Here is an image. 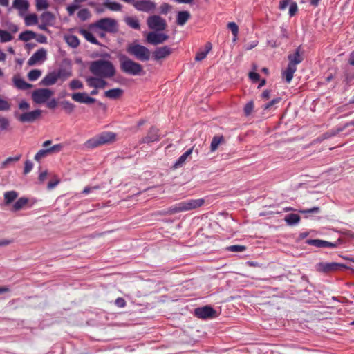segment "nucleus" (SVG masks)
<instances>
[{
  "label": "nucleus",
  "instance_id": "37",
  "mask_svg": "<svg viewBox=\"0 0 354 354\" xmlns=\"http://www.w3.org/2000/svg\"><path fill=\"white\" fill-rule=\"evenodd\" d=\"M77 17L81 21H85L91 17V14L88 8H82L78 11Z\"/></svg>",
  "mask_w": 354,
  "mask_h": 354
},
{
  "label": "nucleus",
  "instance_id": "48",
  "mask_svg": "<svg viewBox=\"0 0 354 354\" xmlns=\"http://www.w3.org/2000/svg\"><path fill=\"white\" fill-rule=\"evenodd\" d=\"M227 250L232 252H242L246 250V247L244 245H233L227 247Z\"/></svg>",
  "mask_w": 354,
  "mask_h": 354
},
{
  "label": "nucleus",
  "instance_id": "13",
  "mask_svg": "<svg viewBox=\"0 0 354 354\" xmlns=\"http://www.w3.org/2000/svg\"><path fill=\"white\" fill-rule=\"evenodd\" d=\"M304 50H303L302 46H299L293 53L288 55V64L297 66V64L301 63L304 60Z\"/></svg>",
  "mask_w": 354,
  "mask_h": 354
},
{
  "label": "nucleus",
  "instance_id": "9",
  "mask_svg": "<svg viewBox=\"0 0 354 354\" xmlns=\"http://www.w3.org/2000/svg\"><path fill=\"white\" fill-rule=\"evenodd\" d=\"M53 94V91L48 88H38L32 92V98L35 103L41 104L45 102Z\"/></svg>",
  "mask_w": 354,
  "mask_h": 354
},
{
  "label": "nucleus",
  "instance_id": "33",
  "mask_svg": "<svg viewBox=\"0 0 354 354\" xmlns=\"http://www.w3.org/2000/svg\"><path fill=\"white\" fill-rule=\"evenodd\" d=\"M126 24L131 28L139 30L140 28L139 20L133 17H129L125 19Z\"/></svg>",
  "mask_w": 354,
  "mask_h": 354
},
{
  "label": "nucleus",
  "instance_id": "62",
  "mask_svg": "<svg viewBox=\"0 0 354 354\" xmlns=\"http://www.w3.org/2000/svg\"><path fill=\"white\" fill-rule=\"evenodd\" d=\"M35 39L40 44H46L47 42L46 37L42 34L37 35Z\"/></svg>",
  "mask_w": 354,
  "mask_h": 354
},
{
  "label": "nucleus",
  "instance_id": "28",
  "mask_svg": "<svg viewBox=\"0 0 354 354\" xmlns=\"http://www.w3.org/2000/svg\"><path fill=\"white\" fill-rule=\"evenodd\" d=\"M80 34L89 42L93 44L100 45V42L95 37L93 34L87 30L82 29L80 31Z\"/></svg>",
  "mask_w": 354,
  "mask_h": 354
},
{
  "label": "nucleus",
  "instance_id": "38",
  "mask_svg": "<svg viewBox=\"0 0 354 354\" xmlns=\"http://www.w3.org/2000/svg\"><path fill=\"white\" fill-rule=\"evenodd\" d=\"M223 141V137L222 136H214L211 145H210V149L212 151H214L217 149L218 145Z\"/></svg>",
  "mask_w": 354,
  "mask_h": 354
},
{
  "label": "nucleus",
  "instance_id": "7",
  "mask_svg": "<svg viewBox=\"0 0 354 354\" xmlns=\"http://www.w3.org/2000/svg\"><path fill=\"white\" fill-rule=\"evenodd\" d=\"M147 24L149 29L156 32L163 31L167 26L165 19L157 15L148 17L147 19Z\"/></svg>",
  "mask_w": 354,
  "mask_h": 354
},
{
  "label": "nucleus",
  "instance_id": "11",
  "mask_svg": "<svg viewBox=\"0 0 354 354\" xmlns=\"http://www.w3.org/2000/svg\"><path fill=\"white\" fill-rule=\"evenodd\" d=\"M317 270L324 272L328 273L331 272H334L338 270L341 268H346V266L342 263L330 262V263H324L321 262L317 264Z\"/></svg>",
  "mask_w": 354,
  "mask_h": 354
},
{
  "label": "nucleus",
  "instance_id": "19",
  "mask_svg": "<svg viewBox=\"0 0 354 354\" xmlns=\"http://www.w3.org/2000/svg\"><path fill=\"white\" fill-rule=\"evenodd\" d=\"M72 99L77 102L86 104L94 103L96 100L87 95L86 93H74L71 95Z\"/></svg>",
  "mask_w": 354,
  "mask_h": 354
},
{
  "label": "nucleus",
  "instance_id": "22",
  "mask_svg": "<svg viewBox=\"0 0 354 354\" xmlns=\"http://www.w3.org/2000/svg\"><path fill=\"white\" fill-rule=\"evenodd\" d=\"M12 80L15 86L19 90L26 91L32 88V84L26 82L22 78L18 77L17 76H14Z\"/></svg>",
  "mask_w": 354,
  "mask_h": 354
},
{
  "label": "nucleus",
  "instance_id": "63",
  "mask_svg": "<svg viewBox=\"0 0 354 354\" xmlns=\"http://www.w3.org/2000/svg\"><path fill=\"white\" fill-rule=\"evenodd\" d=\"M57 105V102L55 98L51 99L47 102V106L49 109H54Z\"/></svg>",
  "mask_w": 354,
  "mask_h": 354
},
{
  "label": "nucleus",
  "instance_id": "47",
  "mask_svg": "<svg viewBox=\"0 0 354 354\" xmlns=\"http://www.w3.org/2000/svg\"><path fill=\"white\" fill-rule=\"evenodd\" d=\"M37 10H46L49 7L48 0H35Z\"/></svg>",
  "mask_w": 354,
  "mask_h": 354
},
{
  "label": "nucleus",
  "instance_id": "53",
  "mask_svg": "<svg viewBox=\"0 0 354 354\" xmlns=\"http://www.w3.org/2000/svg\"><path fill=\"white\" fill-rule=\"evenodd\" d=\"M171 9V6L167 3H163L160 6V12L162 15H167Z\"/></svg>",
  "mask_w": 354,
  "mask_h": 354
},
{
  "label": "nucleus",
  "instance_id": "18",
  "mask_svg": "<svg viewBox=\"0 0 354 354\" xmlns=\"http://www.w3.org/2000/svg\"><path fill=\"white\" fill-rule=\"evenodd\" d=\"M308 245L315 246L316 248H335L338 245V242H329L321 239H308L306 242Z\"/></svg>",
  "mask_w": 354,
  "mask_h": 354
},
{
  "label": "nucleus",
  "instance_id": "32",
  "mask_svg": "<svg viewBox=\"0 0 354 354\" xmlns=\"http://www.w3.org/2000/svg\"><path fill=\"white\" fill-rule=\"evenodd\" d=\"M65 40L68 45L73 48H77L80 45L79 39L75 35H68L65 37Z\"/></svg>",
  "mask_w": 354,
  "mask_h": 354
},
{
  "label": "nucleus",
  "instance_id": "39",
  "mask_svg": "<svg viewBox=\"0 0 354 354\" xmlns=\"http://www.w3.org/2000/svg\"><path fill=\"white\" fill-rule=\"evenodd\" d=\"M25 24L28 26L35 25L38 22L37 16L36 14H30L25 17Z\"/></svg>",
  "mask_w": 354,
  "mask_h": 354
},
{
  "label": "nucleus",
  "instance_id": "8",
  "mask_svg": "<svg viewBox=\"0 0 354 354\" xmlns=\"http://www.w3.org/2000/svg\"><path fill=\"white\" fill-rule=\"evenodd\" d=\"M196 317L203 319H213L216 317V311L210 306L196 308L194 310Z\"/></svg>",
  "mask_w": 354,
  "mask_h": 354
},
{
  "label": "nucleus",
  "instance_id": "46",
  "mask_svg": "<svg viewBox=\"0 0 354 354\" xmlns=\"http://www.w3.org/2000/svg\"><path fill=\"white\" fill-rule=\"evenodd\" d=\"M41 18L45 24H50L55 19L53 14L49 11L44 12L41 15Z\"/></svg>",
  "mask_w": 354,
  "mask_h": 354
},
{
  "label": "nucleus",
  "instance_id": "12",
  "mask_svg": "<svg viewBox=\"0 0 354 354\" xmlns=\"http://www.w3.org/2000/svg\"><path fill=\"white\" fill-rule=\"evenodd\" d=\"M169 39V36L165 33L150 32L146 37V40L152 45H158L164 43Z\"/></svg>",
  "mask_w": 354,
  "mask_h": 354
},
{
  "label": "nucleus",
  "instance_id": "34",
  "mask_svg": "<svg viewBox=\"0 0 354 354\" xmlns=\"http://www.w3.org/2000/svg\"><path fill=\"white\" fill-rule=\"evenodd\" d=\"M18 196V194L15 191H9L4 193V201L6 205L11 203L14 201L17 197Z\"/></svg>",
  "mask_w": 354,
  "mask_h": 354
},
{
  "label": "nucleus",
  "instance_id": "56",
  "mask_svg": "<svg viewBox=\"0 0 354 354\" xmlns=\"http://www.w3.org/2000/svg\"><path fill=\"white\" fill-rule=\"evenodd\" d=\"M33 168V164L32 162L28 160L24 163V174H28Z\"/></svg>",
  "mask_w": 354,
  "mask_h": 354
},
{
  "label": "nucleus",
  "instance_id": "10",
  "mask_svg": "<svg viewBox=\"0 0 354 354\" xmlns=\"http://www.w3.org/2000/svg\"><path fill=\"white\" fill-rule=\"evenodd\" d=\"M133 7L140 12H152L156 8V3L151 0H137Z\"/></svg>",
  "mask_w": 354,
  "mask_h": 354
},
{
  "label": "nucleus",
  "instance_id": "55",
  "mask_svg": "<svg viewBox=\"0 0 354 354\" xmlns=\"http://www.w3.org/2000/svg\"><path fill=\"white\" fill-rule=\"evenodd\" d=\"M9 120L4 117H0V128L1 130H6L9 127Z\"/></svg>",
  "mask_w": 354,
  "mask_h": 354
},
{
  "label": "nucleus",
  "instance_id": "36",
  "mask_svg": "<svg viewBox=\"0 0 354 354\" xmlns=\"http://www.w3.org/2000/svg\"><path fill=\"white\" fill-rule=\"evenodd\" d=\"M28 203V199L24 197L19 198L13 205L12 210L15 212L21 209Z\"/></svg>",
  "mask_w": 354,
  "mask_h": 354
},
{
  "label": "nucleus",
  "instance_id": "35",
  "mask_svg": "<svg viewBox=\"0 0 354 354\" xmlns=\"http://www.w3.org/2000/svg\"><path fill=\"white\" fill-rule=\"evenodd\" d=\"M13 6L19 10H27L29 3L27 0H15Z\"/></svg>",
  "mask_w": 354,
  "mask_h": 354
},
{
  "label": "nucleus",
  "instance_id": "40",
  "mask_svg": "<svg viewBox=\"0 0 354 354\" xmlns=\"http://www.w3.org/2000/svg\"><path fill=\"white\" fill-rule=\"evenodd\" d=\"M50 154L48 148L40 149L35 156L34 159L37 162H39L42 158H46L47 156Z\"/></svg>",
  "mask_w": 354,
  "mask_h": 354
},
{
  "label": "nucleus",
  "instance_id": "60",
  "mask_svg": "<svg viewBox=\"0 0 354 354\" xmlns=\"http://www.w3.org/2000/svg\"><path fill=\"white\" fill-rule=\"evenodd\" d=\"M115 304L118 307L124 308L126 306L127 302L122 297H118L115 299Z\"/></svg>",
  "mask_w": 354,
  "mask_h": 354
},
{
  "label": "nucleus",
  "instance_id": "59",
  "mask_svg": "<svg viewBox=\"0 0 354 354\" xmlns=\"http://www.w3.org/2000/svg\"><path fill=\"white\" fill-rule=\"evenodd\" d=\"M63 148V145L62 144H57L51 147H49V150L50 153H55V152H59Z\"/></svg>",
  "mask_w": 354,
  "mask_h": 354
},
{
  "label": "nucleus",
  "instance_id": "58",
  "mask_svg": "<svg viewBox=\"0 0 354 354\" xmlns=\"http://www.w3.org/2000/svg\"><path fill=\"white\" fill-rule=\"evenodd\" d=\"M298 8L297 5L295 2H292L289 8V15L290 17H292L295 15V13L297 12Z\"/></svg>",
  "mask_w": 354,
  "mask_h": 354
},
{
  "label": "nucleus",
  "instance_id": "31",
  "mask_svg": "<svg viewBox=\"0 0 354 354\" xmlns=\"http://www.w3.org/2000/svg\"><path fill=\"white\" fill-rule=\"evenodd\" d=\"M57 80L61 79L62 81H65L72 75L71 71L66 68H59L57 71H55Z\"/></svg>",
  "mask_w": 354,
  "mask_h": 354
},
{
  "label": "nucleus",
  "instance_id": "61",
  "mask_svg": "<svg viewBox=\"0 0 354 354\" xmlns=\"http://www.w3.org/2000/svg\"><path fill=\"white\" fill-rule=\"evenodd\" d=\"M249 77L253 82H257L260 80L259 74L255 72H250Z\"/></svg>",
  "mask_w": 354,
  "mask_h": 354
},
{
  "label": "nucleus",
  "instance_id": "1",
  "mask_svg": "<svg viewBox=\"0 0 354 354\" xmlns=\"http://www.w3.org/2000/svg\"><path fill=\"white\" fill-rule=\"evenodd\" d=\"M91 73L96 77L111 78L115 74V68L111 61L97 59L93 61L89 66Z\"/></svg>",
  "mask_w": 354,
  "mask_h": 354
},
{
  "label": "nucleus",
  "instance_id": "3",
  "mask_svg": "<svg viewBox=\"0 0 354 354\" xmlns=\"http://www.w3.org/2000/svg\"><path fill=\"white\" fill-rule=\"evenodd\" d=\"M204 203L203 198L186 200L169 207L167 213L174 214L178 212L189 211L202 206Z\"/></svg>",
  "mask_w": 354,
  "mask_h": 354
},
{
  "label": "nucleus",
  "instance_id": "54",
  "mask_svg": "<svg viewBox=\"0 0 354 354\" xmlns=\"http://www.w3.org/2000/svg\"><path fill=\"white\" fill-rule=\"evenodd\" d=\"M281 97H277L273 100H272L270 102H268L267 104H264L263 108L264 110L270 109L272 106L274 104L279 103L281 101Z\"/></svg>",
  "mask_w": 354,
  "mask_h": 354
},
{
  "label": "nucleus",
  "instance_id": "44",
  "mask_svg": "<svg viewBox=\"0 0 354 354\" xmlns=\"http://www.w3.org/2000/svg\"><path fill=\"white\" fill-rule=\"evenodd\" d=\"M104 6L112 11H120L122 6L118 2H106Z\"/></svg>",
  "mask_w": 354,
  "mask_h": 354
},
{
  "label": "nucleus",
  "instance_id": "25",
  "mask_svg": "<svg viewBox=\"0 0 354 354\" xmlns=\"http://www.w3.org/2000/svg\"><path fill=\"white\" fill-rule=\"evenodd\" d=\"M296 71L297 66L288 64L286 69L282 73L283 77H284L286 82L289 83L291 82Z\"/></svg>",
  "mask_w": 354,
  "mask_h": 354
},
{
  "label": "nucleus",
  "instance_id": "27",
  "mask_svg": "<svg viewBox=\"0 0 354 354\" xmlns=\"http://www.w3.org/2000/svg\"><path fill=\"white\" fill-rule=\"evenodd\" d=\"M300 219V216L297 214H288L284 218V221L288 225H295L298 224Z\"/></svg>",
  "mask_w": 354,
  "mask_h": 354
},
{
  "label": "nucleus",
  "instance_id": "20",
  "mask_svg": "<svg viewBox=\"0 0 354 354\" xmlns=\"http://www.w3.org/2000/svg\"><path fill=\"white\" fill-rule=\"evenodd\" d=\"M86 82L89 87L94 88H104L107 84L103 78L99 77H88Z\"/></svg>",
  "mask_w": 354,
  "mask_h": 354
},
{
  "label": "nucleus",
  "instance_id": "64",
  "mask_svg": "<svg viewBox=\"0 0 354 354\" xmlns=\"http://www.w3.org/2000/svg\"><path fill=\"white\" fill-rule=\"evenodd\" d=\"M59 179H56L55 180H51L48 183L47 187L48 189H52L55 188L59 184Z\"/></svg>",
  "mask_w": 354,
  "mask_h": 354
},
{
  "label": "nucleus",
  "instance_id": "2",
  "mask_svg": "<svg viewBox=\"0 0 354 354\" xmlns=\"http://www.w3.org/2000/svg\"><path fill=\"white\" fill-rule=\"evenodd\" d=\"M120 70L130 75L140 76L145 74L142 66L132 60L125 55L118 56Z\"/></svg>",
  "mask_w": 354,
  "mask_h": 354
},
{
  "label": "nucleus",
  "instance_id": "23",
  "mask_svg": "<svg viewBox=\"0 0 354 354\" xmlns=\"http://www.w3.org/2000/svg\"><path fill=\"white\" fill-rule=\"evenodd\" d=\"M57 77L55 71L48 73L41 81L40 84L44 86H51L56 83Z\"/></svg>",
  "mask_w": 354,
  "mask_h": 354
},
{
  "label": "nucleus",
  "instance_id": "15",
  "mask_svg": "<svg viewBox=\"0 0 354 354\" xmlns=\"http://www.w3.org/2000/svg\"><path fill=\"white\" fill-rule=\"evenodd\" d=\"M160 139V135L159 134V129L155 127H151L146 136L142 138L141 142L150 144L151 142H158Z\"/></svg>",
  "mask_w": 354,
  "mask_h": 354
},
{
  "label": "nucleus",
  "instance_id": "4",
  "mask_svg": "<svg viewBox=\"0 0 354 354\" xmlns=\"http://www.w3.org/2000/svg\"><path fill=\"white\" fill-rule=\"evenodd\" d=\"M115 138V134L112 132H102L100 134L88 140L85 142L87 148H95L100 145L107 144L113 141Z\"/></svg>",
  "mask_w": 354,
  "mask_h": 354
},
{
  "label": "nucleus",
  "instance_id": "5",
  "mask_svg": "<svg viewBox=\"0 0 354 354\" xmlns=\"http://www.w3.org/2000/svg\"><path fill=\"white\" fill-rule=\"evenodd\" d=\"M127 51L141 62H146L150 59L149 50L140 44H130L128 46Z\"/></svg>",
  "mask_w": 354,
  "mask_h": 354
},
{
  "label": "nucleus",
  "instance_id": "42",
  "mask_svg": "<svg viewBox=\"0 0 354 354\" xmlns=\"http://www.w3.org/2000/svg\"><path fill=\"white\" fill-rule=\"evenodd\" d=\"M21 155H18L15 157H8L6 158L1 165L0 168L1 169H5L8 167L9 164H11L12 162H17L21 158Z\"/></svg>",
  "mask_w": 354,
  "mask_h": 354
},
{
  "label": "nucleus",
  "instance_id": "14",
  "mask_svg": "<svg viewBox=\"0 0 354 354\" xmlns=\"http://www.w3.org/2000/svg\"><path fill=\"white\" fill-rule=\"evenodd\" d=\"M47 59V52L44 48L37 50L28 60L29 66H34L39 62H43Z\"/></svg>",
  "mask_w": 354,
  "mask_h": 354
},
{
  "label": "nucleus",
  "instance_id": "17",
  "mask_svg": "<svg viewBox=\"0 0 354 354\" xmlns=\"http://www.w3.org/2000/svg\"><path fill=\"white\" fill-rule=\"evenodd\" d=\"M172 53L171 48L168 46L158 47L152 53V57L154 60L158 61L165 59Z\"/></svg>",
  "mask_w": 354,
  "mask_h": 354
},
{
  "label": "nucleus",
  "instance_id": "49",
  "mask_svg": "<svg viewBox=\"0 0 354 354\" xmlns=\"http://www.w3.org/2000/svg\"><path fill=\"white\" fill-rule=\"evenodd\" d=\"M299 212L304 214H315L320 212V208L318 207H314L309 209H300Z\"/></svg>",
  "mask_w": 354,
  "mask_h": 354
},
{
  "label": "nucleus",
  "instance_id": "30",
  "mask_svg": "<svg viewBox=\"0 0 354 354\" xmlns=\"http://www.w3.org/2000/svg\"><path fill=\"white\" fill-rule=\"evenodd\" d=\"M37 34L31 30H25L20 33L19 39L24 41H28L32 39H35Z\"/></svg>",
  "mask_w": 354,
  "mask_h": 354
},
{
  "label": "nucleus",
  "instance_id": "26",
  "mask_svg": "<svg viewBox=\"0 0 354 354\" xmlns=\"http://www.w3.org/2000/svg\"><path fill=\"white\" fill-rule=\"evenodd\" d=\"M212 49V44L209 42L206 43L205 45V48L203 50H201L196 53L195 57V60L197 62H200L203 60L209 53V52Z\"/></svg>",
  "mask_w": 354,
  "mask_h": 354
},
{
  "label": "nucleus",
  "instance_id": "29",
  "mask_svg": "<svg viewBox=\"0 0 354 354\" xmlns=\"http://www.w3.org/2000/svg\"><path fill=\"white\" fill-rule=\"evenodd\" d=\"M123 91L121 88H113L110 89L109 91H106L104 93L105 97L110 98V99H117L122 94Z\"/></svg>",
  "mask_w": 354,
  "mask_h": 354
},
{
  "label": "nucleus",
  "instance_id": "57",
  "mask_svg": "<svg viewBox=\"0 0 354 354\" xmlns=\"http://www.w3.org/2000/svg\"><path fill=\"white\" fill-rule=\"evenodd\" d=\"M79 6L77 4H70L67 6L66 10L68 15L72 16L74 15L76 10L79 8Z\"/></svg>",
  "mask_w": 354,
  "mask_h": 354
},
{
  "label": "nucleus",
  "instance_id": "21",
  "mask_svg": "<svg viewBox=\"0 0 354 354\" xmlns=\"http://www.w3.org/2000/svg\"><path fill=\"white\" fill-rule=\"evenodd\" d=\"M192 152H193V147H192V148L189 149L187 151H186L183 154H182L177 159V160L175 162V163L171 167V169H176L178 168L182 167L184 165L187 158L190 156V155L192 153Z\"/></svg>",
  "mask_w": 354,
  "mask_h": 354
},
{
  "label": "nucleus",
  "instance_id": "50",
  "mask_svg": "<svg viewBox=\"0 0 354 354\" xmlns=\"http://www.w3.org/2000/svg\"><path fill=\"white\" fill-rule=\"evenodd\" d=\"M62 106L63 109L67 112L68 113H71L74 111L75 105L72 104L71 102L68 101H64L62 102Z\"/></svg>",
  "mask_w": 354,
  "mask_h": 354
},
{
  "label": "nucleus",
  "instance_id": "41",
  "mask_svg": "<svg viewBox=\"0 0 354 354\" xmlns=\"http://www.w3.org/2000/svg\"><path fill=\"white\" fill-rule=\"evenodd\" d=\"M13 37L12 35L6 30H0V41L1 43H6L12 40Z\"/></svg>",
  "mask_w": 354,
  "mask_h": 354
},
{
  "label": "nucleus",
  "instance_id": "45",
  "mask_svg": "<svg viewBox=\"0 0 354 354\" xmlns=\"http://www.w3.org/2000/svg\"><path fill=\"white\" fill-rule=\"evenodd\" d=\"M41 75V71L39 69H32L28 73V78L30 81L37 80Z\"/></svg>",
  "mask_w": 354,
  "mask_h": 354
},
{
  "label": "nucleus",
  "instance_id": "16",
  "mask_svg": "<svg viewBox=\"0 0 354 354\" xmlns=\"http://www.w3.org/2000/svg\"><path fill=\"white\" fill-rule=\"evenodd\" d=\"M41 114V111L36 109L30 112L21 114L18 120L21 122H33L37 120Z\"/></svg>",
  "mask_w": 354,
  "mask_h": 354
},
{
  "label": "nucleus",
  "instance_id": "24",
  "mask_svg": "<svg viewBox=\"0 0 354 354\" xmlns=\"http://www.w3.org/2000/svg\"><path fill=\"white\" fill-rule=\"evenodd\" d=\"M190 17L191 15L189 11H179L176 16V24L178 26H184Z\"/></svg>",
  "mask_w": 354,
  "mask_h": 354
},
{
  "label": "nucleus",
  "instance_id": "52",
  "mask_svg": "<svg viewBox=\"0 0 354 354\" xmlns=\"http://www.w3.org/2000/svg\"><path fill=\"white\" fill-rule=\"evenodd\" d=\"M227 28L232 31L233 35L236 37L239 32V27L235 22H229Z\"/></svg>",
  "mask_w": 354,
  "mask_h": 354
},
{
  "label": "nucleus",
  "instance_id": "51",
  "mask_svg": "<svg viewBox=\"0 0 354 354\" xmlns=\"http://www.w3.org/2000/svg\"><path fill=\"white\" fill-rule=\"evenodd\" d=\"M254 102L253 101H250L248 102L244 106V113L246 116H248L250 115L253 109H254Z\"/></svg>",
  "mask_w": 354,
  "mask_h": 354
},
{
  "label": "nucleus",
  "instance_id": "6",
  "mask_svg": "<svg viewBox=\"0 0 354 354\" xmlns=\"http://www.w3.org/2000/svg\"><path fill=\"white\" fill-rule=\"evenodd\" d=\"M91 26L110 33L116 32L118 30L116 20L111 18L100 19L93 23Z\"/></svg>",
  "mask_w": 354,
  "mask_h": 354
},
{
  "label": "nucleus",
  "instance_id": "43",
  "mask_svg": "<svg viewBox=\"0 0 354 354\" xmlns=\"http://www.w3.org/2000/svg\"><path fill=\"white\" fill-rule=\"evenodd\" d=\"M69 88L72 91L82 89L84 88V84L80 80L74 79L70 82Z\"/></svg>",
  "mask_w": 354,
  "mask_h": 354
}]
</instances>
